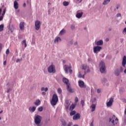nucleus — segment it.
<instances>
[{
  "instance_id": "obj_1",
  "label": "nucleus",
  "mask_w": 126,
  "mask_h": 126,
  "mask_svg": "<svg viewBox=\"0 0 126 126\" xmlns=\"http://www.w3.org/2000/svg\"><path fill=\"white\" fill-rule=\"evenodd\" d=\"M34 124L36 126H42L41 122H42V116L37 115L34 116Z\"/></svg>"
},
{
  "instance_id": "obj_64",
  "label": "nucleus",
  "mask_w": 126,
  "mask_h": 126,
  "mask_svg": "<svg viewBox=\"0 0 126 126\" xmlns=\"http://www.w3.org/2000/svg\"><path fill=\"white\" fill-rule=\"evenodd\" d=\"M66 62H65V60H63V63H65Z\"/></svg>"
},
{
  "instance_id": "obj_57",
  "label": "nucleus",
  "mask_w": 126,
  "mask_h": 126,
  "mask_svg": "<svg viewBox=\"0 0 126 126\" xmlns=\"http://www.w3.org/2000/svg\"><path fill=\"white\" fill-rule=\"evenodd\" d=\"M74 45H75V46H77V41H76V42L74 43Z\"/></svg>"
},
{
  "instance_id": "obj_47",
  "label": "nucleus",
  "mask_w": 126,
  "mask_h": 126,
  "mask_svg": "<svg viewBox=\"0 0 126 126\" xmlns=\"http://www.w3.org/2000/svg\"><path fill=\"white\" fill-rule=\"evenodd\" d=\"M75 103H77V102H78V97H76L75 98Z\"/></svg>"
},
{
  "instance_id": "obj_32",
  "label": "nucleus",
  "mask_w": 126,
  "mask_h": 126,
  "mask_svg": "<svg viewBox=\"0 0 126 126\" xmlns=\"http://www.w3.org/2000/svg\"><path fill=\"white\" fill-rule=\"evenodd\" d=\"M68 4H69V2H68V1H64L63 2V5H64V6H67V5H68Z\"/></svg>"
},
{
  "instance_id": "obj_22",
  "label": "nucleus",
  "mask_w": 126,
  "mask_h": 126,
  "mask_svg": "<svg viewBox=\"0 0 126 126\" xmlns=\"http://www.w3.org/2000/svg\"><path fill=\"white\" fill-rule=\"evenodd\" d=\"M14 7L15 9H18V3L17 2V1H14Z\"/></svg>"
},
{
  "instance_id": "obj_20",
  "label": "nucleus",
  "mask_w": 126,
  "mask_h": 126,
  "mask_svg": "<svg viewBox=\"0 0 126 126\" xmlns=\"http://www.w3.org/2000/svg\"><path fill=\"white\" fill-rule=\"evenodd\" d=\"M34 105L35 106H39L40 104H41V101H40V99H37L36 101L34 102Z\"/></svg>"
},
{
  "instance_id": "obj_13",
  "label": "nucleus",
  "mask_w": 126,
  "mask_h": 126,
  "mask_svg": "<svg viewBox=\"0 0 126 126\" xmlns=\"http://www.w3.org/2000/svg\"><path fill=\"white\" fill-rule=\"evenodd\" d=\"M95 44L96 46H102L104 44V42H103V40H99L97 42H95Z\"/></svg>"
},
{
  "instance_id": "obj_18",
  "label": "nucleus",
  "mask_w": 126,
  "mask_h": 126,
  "mask_svg": "<svg viewBox=\"0 0 126 126\" xmlns=\"http://www.w3.org/2000/svg\"><path fill=\"white\" fill-rule=\"evenodd\" d=\"M114 74L116 75V76H119L120 74H121V72L120 71V70L119 69H116L114 71Z\"/></svg>"
},
{
  "instance_id": "obj_42",
  "label": "nucleus",
  "mask_w": 126,
  "mask_h": 126,
  "mask_svg": "<svg viewBox=\"0 0 126 126\" xmlns=\"http://www.w3.org/2000/svg\"><path fill=\"white\" fill-rule=\"evenodd\" d=\"M117 17H121L122 18V14L121 13H118L116 15Z\"/></svg>"
},
{
  "instance_id": "obj_62",
  "label": "nucleus",
  "mask_w": 126,
  "mask_h": 126,
  "mask_svg": "<svg viewBox=\"0 0 126 126\" xmlns=\"http://www.w3.org/2000/svg\"><path fill=\"white\" fill-rule=\"evenodd\" d=\"M124 73H126V68L124 71Z\"/></svg>"
},
{
  "instance_id": "obj_5",
  "label": "nucleus",
  "mask_w": 126,
  "mask_h": 126,
  "mask_svg": "<svg viewBox=\"0 0 126 126\" xmlns=\"http://www.w3.org/2000/svg\"><path fill=\"white\" fill-rule=\"evenodd\" d=\"M101 50H102V47L100 46L94 47V54H98V53H99Z\"/></svg>"
},
{
  "instance_id": "obj_60",
  "label": "nucleus",
  "mask_w": 126,
  "mask_h": 126,
  "mask_svg": "<svg viewBox=\"0 0 126 126\" xmlns=\"http://www.w3.org/2000/svg\"><path fill=\"white\" fill-rule=\"evenodd\" d=\"M65 106H66V109H68L69 105H65Z\"/></svg>"
},
{
  "instance_id": "obj_31",
  "label": "nucleus",
  "mask_w": 126,
  "mask_h": 126,
  "mask_svg": "<svg viewBox=\"0 0 126 126\" xmlns=\"http://www.w3.org/2000/svg\"><path fill=\"white\" fill-rule=\"evenodd\" d=\"M75 114H76V112L75 111L71 110L70 113V116H73L74 115H75Z\"/></svg>"
},
{
  "instance_id": "obj_4",
  "label": "nucleus",
  "mask_w": 126,
  "mask_h": 126,
  "mask_svg": "<svg viewBox=\"0 0 126 126\" xmlns=\"http://www.w3.org/2000/svg\"><path fill=\"white\" fill-rule=\"evenodd\" d=\"M47 70L49 73H56V66L52 64L47 68Z\"/></svg>"
},
{
  "instance_id": "obj_34",
  "label": "nucleus",
  "mask_w": 126,
  "mask_h": 126,
  "mask_svg": "<svg viewBox=\"0 0 126 126\" xmlns=\"http://www.w3.org/2000/svg\"><path fill=\"white\" fill-rule=\"evenodd\" d=\"M78 77L79 78H85L84 75H82L80 72L79 73Z\"/></svg>"
},
{
  "instance_id": "obj_49",
  "label": "nucleus",
  "mask_w": 126,
  "mask_h": 126,
  "mask_svg": "<svg viewBox=\"0 0 126 126\" xmlns=\"http://www.w3.org/2000/svg\"><path fill=\"white\" fill-rule=\"evenodd\" d=\"M12 90V89H10V88H8L7 90V93H9V91H11Z\"/></svg>"
},
{
  "instance_id": "obj_19",
  "label": "nucleus",
  "mask_w": 126,
  "mask_h": 126,
  "mask_svg": "<svg viewBox=\"0 0 126 126\" xmlns=\"http://www.w3.org/2000/svg\"><path fill=\"white\" fill-rule=\"evenodd\" d=\"M63 83H64L66 85V86L68 84H69V83H68V79H67L66 78H63Z\"/></svg>"
},
{
  "instance_id": "obj_48",
  "label": "nucleus",
  "mask_w": 126,
  "mask_h": 126,
  "mask_svg": "<svg viewBox=\"0 0 126 126\" xmlns=\"http://www.w3.org/2000/svg\"><path fill=\"white\" fill-rule=\"evenodd\" d=\"M123 71H124V68H123V67H121L120 72H123Z\"/></svg>"
},
{
  "instance_id": "obj_8",
  "label": "nucleus",
  "mask_w": 126,
  "mask_h": 126,
  "mask_svg": "<svg viewBox=\"0 0 126 126\" xmlns=\"http://www.w3.org/2000/svg\"><path fill=\"white\" fill-rule=\"evenodd\" d=\"M82 15H83V12H82V11L78 10L77 11V14L76 15V17H77V18H81Z\"/></svg>"
},
{
  "instance_id": "obj_9",
  "label": "nucleus",
  "mask_w": 126,
  "mask_h": 126,
  "mask_svg": "<svg viewBox=\"0 0 126 126\" xmlns=\"http://www.w3.org/2000/svg\"><path fill=\"white\" fill-rule=\"evenodd\" d=\"M113 102H114V98L111 97L110 98V100L106 103L107 107H112L113 106Z\"/></svg>"
},
{
  "instance_id": "obj_3",
  "label": "nucleus",
  "mask_w": 126,
  "mask_h": 126,
  "mask_svg": "<svg viewBox=\"0 0 126 126\" xmlns=\"http://www.w3.org/2000/svg\"><path fill=\"white\" fill-rule=\"evenodd\" d=\"M99 70L101 73H104L106 70V65L103 61H101L99 63Z\"/></svg>"
},
{
  "instance_id": "obj_12",
  "label": "nucleus",
  "mask_w": 126,
  "mask_h": 126,
  "mask_svg": "<svg viewBox=\"0 0 126 126\" xmlns=\"http://www.w3.org/2000/svg\"><path fill=\"white\" fill-rule=\"evenodd\" d=\"M66 90L70 93H73L74 92L73 90H72V89H71V87H70V84H69L66 86Z\"/></svg>"
},
{
  "instance_id": "obj_6",
  "label": "nucleus",
  "mask_w": 126,
  "mask_h": 126,
  "mask_svg": "<svg viewBox=\"0 0 126 126\" xmlns=\"http://www.w3.org/2000/svg\"><path fill=\"white\" fill-rule=\"evenodd\" d=\"M35 30L38 31L40 29V28L41 27V22L40 21H36L35 22Z\"/></svg>"
},
{
  "instance_id": "obj_29",
  "label": "nucleus",
  "mask_w": 126,
  "mask_h": 126,
  "mask_svg": "<svg viewBox=\"0 0 126 126\" xmlns=\"http://www.w3.org/2000/svg\"><path fill=\"white\" fill-rule=\"evenodd\" d=\"M3 28H4V26L3 24H1L0 25V32L3 31Z\"/></svg>"
},
{
  "instance_id": "obj_54",
  "label": "nucleus",
  "mask_w": 126,
  "mask_h": 126,
  "mask_svg": "<svg viewBox=\"0 0 126 126\" xmlns=\"http://www.w3.org/2000/svg\"><path fill=\"white\" fill-rule=\"evenodd\" d=\"M93 122H94V121H92V122L91 123V126H94V124H93Z\"/></svg>"
},
{
  "instance_id": "obj_59",
  "label": "nucleus",
  "mask_w": 126,
  "mask_h": 126,
  "mask_svg": "<svg viewBox=\"0 0 126 126\" xmlns=\"http://www.w3.org/2000/svg\"><path fill=\"white\" fill-rule=\"evenodd\" d=\"M1 11H2L1 8H0V16L1 14Z\"/></svg>"
},
{
  "instance_id": "obj_25",
  "label": "nucleus",
  "mask_w": 126,
  "mask_h": 126,
  "mask_svg": "<svg viewBox=\"0 0 126 126\" xmlns=\"http://www.w3.org/2000/svg\"><path fill=\"white\" fill-rule=\"evenodd\" d=\"M110 1H111V0H104L102 3V4H103V5H107V4H108Z\"/></svg>"
},
{
  "instance_id": "obj_46",
  "label": "nucleus",
  "mask_w": 126,
  "mask_h": 126,
  "mask_svg": "<svg viewBox=\"0 0 126 126\" xmlns=\"http://www.w3.org/2000/svg\"><path fill=\"white\" fill-rule=\"evenodd\" d=\"M72 125V122H69L68 124L66 125V126H71Z\"/></svg>"
},
{
  "instance_id": "obj_50",
  "label": "nucleus",
  "mask_w": 126,
  "mask_h": 126,
  "mask_svg": "<svg viewBox=\"0 0 126 126\" xmlns=\"http://www.w3.org/2000/svg\"><path fill=\"white\" fill-rule=\"evenodd\" d=\"M9 54V49H7L6 51V55H8Z\"/></svg>"
},
{
  "instance_id": "obj_33",
  "label": "nucleus",
  "mask_w": 126,
  "mask_h": 126,
  "mask_svg": "<svg viewBox=\"0 0 126 126\" xmlns=\"http://www.w3.org/2000/svg\"><path fill=\"white\" fill-rule=\"evenodd\" d=\"M102 83H106L107 82V79L103 78L101 80Z\"/></svg>"
},
{
  "instance_id": "obj_52",
  "label": "nucleus",
  "mask_w": 126,
  "mask_h": 126,
  "mask_svg": "<svg viewBox=\"0 0 126 126\" xmlns=\"http://www.w3.org/2000/svg\"><path fill=\"white\" fill-rule=\"evenodd\" d=\"M69 43L70 44V45H72V44H73V40H71L69 42Z\"/></svg>"
},
{
  "instance_id": "obj_2",
  "label": "nucleus",
  "mask_w": 126,
  "mask_h": 126,
  "mask_svg": "<svg viewBox=\"0 0 126 126\" xmlns=\"http://www.w3.org/2000/svg\"><path fill=\"white\" fill-rule=\"evenodd\" d=\"M58 102H59V97H58V95H57L56 94H54L53 95L52 98L50 101L51 104L52 106H56Z\"/></svg>"
},
{
  "instance_id": "obj_53",
  "label": "nucleus",
  "mask_w": 126,
  "mask_h": 126,
  "mask_svg": "<svg viewBox=\"0 0 126 126\" xmlns=\"http://www.w3.org/2000/svg\"><path fill=\"white\" fill-rule=\"evenodd\" d=\"M41 94L43 96H45L46 95V92H43Z\"/></svg>"
},
{
  "instance_id": "obj_39",
  "label": "nucleus",
  "mask_w": 126,
  "mask_h": 126,
  "mask_svg": "<svg viewBox=\"0 0 126 126\" xmlns=\"http://www.w3.org/2000/svg\"><path fill=\"white\" fill-rule=\"evenodd\" d=\"M65 105L66 106H70V103H69V101L68 100H66L65 101Z\"/></svg>"
},
{
  "instance_id": "obj_45",
  "label": "nucleus",
  "mask_w": 126,
  "mask_h": 126,
  "mask_svg": "<svg viewBox=\"0 0 126 126\" xmlns=\"http://www.w3.org/2000/svg\"><path fill=\"white\" fill-rule=\"evenodd\" d=\"M126 34V28H125L123 30V34Z\"/></svg>"
},
{
  "instance_id": "obj_40",
  "label": "nucleus",
  "mask_w": 126,
  "mask_h": 126,
  "mask_svg": "<svg viewBox=\"0 0 126 126\" xmlns=\"http://www.w3.org/2000/svg\"><path fill=\"white\" fill-rule=\"evenodd\" d=\"M70 28L71 30H74V29H75V26H74V25H71Z\"/></svg>"
},
{
  "instance_id": "obj_55",
  "label": "nucleus",
  "mask_w": 126,
  "mask_h": 126,
  "mask_svg": "<svg viewBox=\"0 0 126 126\" xmlns=\"http://www.w3.org/2000/svg\"><path fill=\"white\" fill-rule=\"evenodd\" d=\"M27 3L30 4H31V0H30V1L28 0V1H27Z\"/></svg>"
},
{
  "instance_id": "obj_14",
  "label": "nucleus",
  "mask_w": 126,
  "mask_h": 126,
  "mask_svg": "<svg viewBox=\"0 0 126 126\" xmlns=\"http://www.w3.org/2000/svg\"><path fill=\"white\" fill-rule=\"evenodd\" d=\"M126 56H124L122 61V65L124 67H126Z\"/></svg>"
},
{
  "instance_id": "obj_36",
  "label": "nucleus",
  "mask_w": 126,
  "mask_h": 126,
  "mask_svg": "<svg viewBox=\"0 0 126 126\" xmlns=\"http://www.w3.org/2000/svg\"><path fill=\"white\" fill-rule=\"evenodd\" d=\"M69 72L70 74H71L72 73V70L71 69V66H69Z\"/></svg>"
},
{
  "instance_id": "obj_61",
  "label": "nucleus",
  "mask_w": 126,
  "mask_h": 126,
  "mask_svg": "<svg viewBox=\"0 0 126 126\" xmlns=\"http://www.w3.org/2000/svg\"><path fill=\"white\" fill-rule=\"evenodd\" d=\"M97 93H100V90L98 89L97 90Z\"/></svg>"
},
{
  "instance_id": "obj_21",
  "label": "nucleus",
  "mask_w": 126,
  "mask_h": 126,
  "mask_svg": "<svg viewBox=\"0 0 126 126\" xmlns=\"http://www.w3.org/2000/svg\"><path fill=\"white\" fill-rule=\"evenodd\" d=\"M60 122L62 123V126H66V121H65V120H64L63 119H61L60 120Z\"/></svg>"
},
{
  "instance_id": "obj_51",
  "label": "nucleus",
  "mask_w": 126,
  "mask_h": 126,
  "mask_svg": "<svg viewBox=\"0 0 126 126\" xmlns=\"http://www.w3.org/2000/svg\"><path fill=\"white\" fill-rule=\"evenodd\" d=\"M2 19H3V16H2V15L0 16V21H1V20H2Z\"/></svg>"
},
{
  "instance_id": "obj_10",
  "label": "nucleus",
  "mask_w": 126,
  "mask_h": 126,
  "mask_svg": "<svg viewBox=\"0 0 126 126\" xmlns=\"http://www.w3.org/2000/svg\"><path fill=\"white\" fill-rule=\"evenodd\" d=\"M80 117H81L80 114L77 113L76 115L73 116V120H74V121L79 120V119H80Z\"/></svg>"
},
{
  "instance_id": "obj_41",
  "label": "nucleus",
  "mask_w": 126,
  "mask_h": 126,
  "mask_svg": "<svg viewBox=\"0 0 126 126\" xmlns=\"http://www.w3.org/2000/svg\"><path fill=\"white\" fill-rule=\"evenodd\" d=\"M21 61H22V58H21V59H17L16 61V63H20Z\"/></svg>"
},
{
  "instance_id": "obj_15",
  "label": "nucleus",
  "mask_w": 126,
  "mask_h": 126,
  "mask_svg": "<svg viewBox=\"0 0 126 126\" xmlns=\"http://www.w3.org/2000/svg\"><path fill=\"white\" fill-rule=\"evenodd\" d=\"M78 84H79V86H80V87L81 88H84V82H83V81H81L80 80L78 81Z\"/></svg>"
},
{
  "instance_id": "obj_38",
  "label": "nucleus",
  "mask_w": 126,
  "mask_h": 126,
  "mask_svg": "<svg viewBox=\"0 0 126 126\" xmlns=\"http://www.w3.org/2000/svg\"><path fill=\"white\" fill-rule=\"evenodd\" d=\"M9 30H10V31H11V32H13V30H14V29L13 28V27H9Z\"/></svg>"
},
{
  "instance_id": "obj_17",
  "label": "nucleus",
  "mask_w": 126,
  "mask_h": 126,
  "mask_svg": "<svg viewBox=\"0 0 126 126\" xmlns=\"http://www.w3.org/2000/svg\"><path fill=\"white\" fill-rule=\"evenodd\" d=\"M63 68L65 73H68V69H69V66H68V65H64Z\"/></svg>"
},
{
  "instance_id": "obj_11",
  "label": "nucleus",
  "mask_w": 126,
  "mask_h": 126,
  "mask_svg": "<svg viewBox=\"0 0 126 126\" xmlns=\"http://www.w3.org/2000/svg\"><path fill=\"white\" fill-rule=\"evenodd\" d=\"M82 69H84V70H86V69H87V72H90V69H89V67L88 66H87V64L82 65Z\"/></svg>"
},
{
  "instance_id": "obj_24",
  "label": "nucleus",
  "mask_w": 126,
  "mask_h": 126,
  "mask_svg": "<svg viewBox=\"0 0 126 126\" xmlns=\"http://www.w3.org/2000/svg\"><path fill=\"white\" fill-rule=\"evenodd\" d=\"M29 111H30V112H34L35 111H36V107L34 106H33L32 107H30Z\"/></svg>"
},
{
  "instance_id": "obj_56",
  "label": "nucleus",
  "mask_w": 126,
  "mask_h": 126,
  "mask_svg": "<svg viewBox=\"0 0 126 126\" xmlns=\"http://www.w3.org/2000/svg\"><path fill=\"white\" fill-rule=\"evenodd\" d=\"M3 65H6V61L3 62Z\"/></svg>"
},
{
  "instance_id": "obj_35",
  "label": "nucleus",
  "mask_w": 126,
  "mask_h": 126,
  "mask_svg": "<svg viewBox=\"0 0 126 126\" xmlns=\"http://www.w3.org/2000/svg\"><path fill=\"white\" fill-rule=\"evenodd\" d=\"M43 107L40 106V107H38V112H42V111H43Z\"/></svg>"
},
{
  "instance_id": "obj_26",
  "label": "nucleus",
  "mask_w": 126,
  "mask_h": 126,
  "mask_svg": "<svg viewBox=\"0 0 126 126\" xmlns=\"http://www.w3.org/2000/svg\"><path fill=\"white\" fill-rule=\"evenodd\" d=\"M65 33V30L64 29H63L61 31H60L59 34L60 35H63Z\"/></svg>"
},
{
  "instance_id": "obj_30",
  "label": "nucleus",
  "mask_w": 126,
  "mask_h": 126,
  "mask_svg": "<svg viewBox=\"0 0 126 126\" xmlns=\"http://www.w3.org/2000/svg\"><path fill=\"white\" fill-rule=\"evenodd\" d=\"M22 44L23 45L24 44L25 45V48H26L27 47V44L26 43V39H25L22 41Z\"/></svg>"
},
{
  "instance_id": "obj_37",
  "label": "nucleus",
  "mask_w": 126,
  "mask_h": 126,
  "mask_svg": "<svg viewBox=\"0 0 126 126\" xmlns=\"http://www.w3.org/2000/svg\"><path fill=\"white\" fill-rule=\"evenodd\" d=\"M57 91H58L59 94H62V92H63V91H62V89H61V88H58Z\"/></svg>"
},
{
  "instance_id": "obj_58",
  "label": "nucleus",
  "mask_w": 126,
  "mask_h": 126,
  "mask_svg": "<svg viewBox=\"0 0 126 126\" xmlns=\"http://www.w3.org/2000/svg\"><path fill=\"white\" fill-rule=\"evenodd\" d=\"M48 14H51V10H49L48 11Z\"/></svg>"
},
{
  "instance_id": "obj_7",
  "label": "nucleus",
  "mask_w": 126,
  "mask_h": 126,
  "mask_svg": "<svg viewBox=\"0 0 126 126\" xmlns=\"http://www.w3.org/2000/svg\"><path fill=\"white\" fill-rule=\"evenodd\" d=\"M94 102H96V98H94V100L92 101V103L93 104L91 106V108H92L91 112H94L96 109V104H94Z\"/></svg>"
},
{
  "instance_id": "obj_27",
  "label": "nucleus",
  "mask_w": 126,
  "mask_h": 126,
  "mask_svg": "<svg viewBox=\"0 0 126 126\" xmlns=\"http://www.w3.org/2000/svg\"><path fill=\"white\" fill-rule=\"evenodd\" d=\"M49 90V88H44V87H42L41 88V91H45V92H47Z\"/></svg>"
},
{
  "instance_id": "obj_28",
  "label": "nucleus",
  "mask_w": 126,
  "mask_h": 126,
  "mask_svg": "<svg viewBox=\"0 0 126 126\" xmlns=\"http://www.w3.org/2000/svg\"><path fill=\"white\" fill-rule=\"evenodd\" d=\"M74 108H75V105L72 104L69 108L70 111H72V110L74 109Z\"/></svg>"
},
{
  "instance_id": "obj_63",
  "label": "nucleus",
  "mask_w": 126,
  "mask_h": 126,
  "mask_svg": "<svg viewBox=\"0 0 126 126\" xmlns=\"http://www.w3.org/2000/svg\"><path fill=\"white\" fill-rule=\"evenodd\" d=\"M123 102H124L125 103H126V99H124Z\"/></svg>"
},
{
  "instance_id": "obj_16",
  "label": "nucleus",
  "mask_w": 126,
  "mask_h": 126,
  "mask_svg": "<svg viewBox=\"0 0 126 126\" xmlns=\"http://www.w3.org/2000/svg\"><path fill=\"white\" fill-rule=\"evenodd\" d=\"M24 25H25V23L22 22L20 23V30H24Z\"/></svg>"
},
{
  "instance_id": "obj_44",
  "label": "nucleus",
  "mask_w": 126,
  "mask_h": 126,
  "mask_svg": "<svg viewBox=\"0 0 126 126\" xmlns=\"http://www.w3.org/2000/svg\"><path fill=\"white\" fill-rule=\"evenodd\" d=\"M81 103L82 104V107H83V106H84V104H85V102L84 100H82L81 101Z\"/></svg>"
},
{
  "instance_id": "obj_23",
  "label": "nucleus",
  "mask_w": 126,
  "mask_h": 126,
  "mask_svg": "<svg viewBox=\"0 0 126 126\" xmlns=\"http://www.w3.org/2000/svg\"><path fill=\"white\" fill-rule=\"evenodd\" d=\"M61 37H56L54 39V43L55 44H56V43H58V42H59V41H61Z\"/></svg>"
},
{
  "instance_id": "obj_43",
  "label": "nucleus",
  "mask_w": 126,
  "mask_h": 126,
  "mask_svg": "<svg viewBox=\"0 0 126 126\" xmlns=\"http://www.w3.org/2000/svg\"><path fill=\"white\" fill-rule=\"evenodd\" d=\"M6 9H4L3 11V13H2V16H4V14H5V11H6Z\"/></svg>"
}]
</instances>
